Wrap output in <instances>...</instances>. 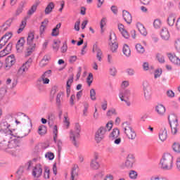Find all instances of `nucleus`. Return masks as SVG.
Segmentation results:
<instances>
[{"instance_id":"obj_1","label":"nucleus","mask_w":180,"mask_h":180,"mask_svg":"<svg viewBox=\"0 0 180 180\" xmlns=\"http://www.w3.org/2000/svg\"><path fill=\"white\" fill-rule=\"evenodd\" d=\"M20 140L16 138L12 130L0 131V148L11 155H16L19 153Z\"/></svg>"},{"instance_id":"obj_2","label":"nucleus","mask_w":180,"mask_h":180,"mask_svg":"<svg viewBox=\"0 0 180 180\" xmlns=\"http://www.w3.org/2000/svg\"><path fill=\"white\" fill-rule=\"evenodd\" d=\"M160 167L165 171H169L174 167V157L169 153H165L160 161Z\"/></svg>"},{"instance_id":"obj_3","label":"nucleus","mask_w":180,"mask_h":180,"mask_svg":"<svg viewBox=\"0 0 180 180\" xmlns=\"http://www.w3.org/2000/svg\"><path fill=\"white\" fill-rule=\"evenodd\" d=\"M122 127L123 129V131L127 139L129 140H136V138L137 137V134H136V131L133 129V127L130 126V124L127 122H125L122 124Z\"/></svg>"},{"instance_id":"obj_4","label":"nucleus","mask_w":180,"mask_h":180,"mask_svg":"<svg viewBox=\"0 0 180 180\" xmlns=\"http://www.w3.org/2000/svg\"><path fill=\"white\" fill-rule=\"evenodd\" d=\"M79 133H81V125H79V123H75V131L70 130V139L72 144H74L75 147H78L77 139H79Z\"/></svg>"},{"instance_id":"obj_5","label":"nucleus","mask_w":180,"mask_h":180,"mask_svg":"<svg viewBox=\"0 0 180 180\" xmlns=\"http://www.w3.org/2000/svg\"><path fill=\"white\" fill-rule=\"evenodd\" d=\"M169 123L170 124L172 134L175 135L178 133V117L174 114H171L168 117Z\"/></svg>"},{"instance_id":"obj_6","label":"nucleus","mask_w":180,"mask_h":180,"mask_svg":"<svg viewBox=\"0 0 180 180\" xmlns=\"http://www.w3.org/2000/svg\"><path fill=\"white\" fill-rule=\"evenodd\" d=\"M142 89L145 99L146 101L151 99V86L148 81L145 80L143 82Z\"/></svg>"},{"instance_id":"obj_7","label":"nucleus","mask_w":180,"mask_h":180,"mask_svg":"<svg viewBox=\"0 0 180 180\" xmlns=\"http://www.w3.org/2000/svg\"><path fill=\"white\" fill-rule=\"evenodd\" d=\"M106 128L104 127H101L96 131L95 134V140L96 143H101L103 139H105V135L106 134Z\"/></svg>"},{"instance_id":"obj_8","label":"nucleus","mask_w":180,"mask_h":180,"mask_svg":"<svg viewBox=\"0 0 180 180\" xmlns=\"http://www.w3.org/2000/svg\"><path fill=\"white\" fill-rule=\"evenodd\" d=\"M129 96H130V90L129 89L124 90L119 94L120 101H122V102H125L127 106H130V105H131L130 101H127Z\"/></svg>"},{"instance_id":"obj_9","label":"nucleus","mask_w":180,"mask_h":180,"mask_svg":"<svg viewBox=\"0 0 180 180\" xmlns=\"http://www.w3.org/2000/svg\"><path fill=\"white\" fill-rule=\"evenodd\" d=\"M134 162H136V158L134 157V155L130 153L127 156L124 167L129 169H131V168L134 167Z\"/></svg>"},{"instance_id":"obj_10","label":"nucleus","mask_w":180,"mask_h":180,"mask_svg":"<svg viewBox=\"0 0 180 180\" xmlns=\"http://www.w3.org/2000/svg\"><path fill=\"white\" fill-rule=\"evenodd\" d=\"M93 53H96V58L98 61H102V56H103V53H102V50L99 46H98V42H96L93 45V49H92Z\"/></svg>"},{"instance_id":"obj_11","label":"nucleus","mask_w":180,"mask_h":180,"mask_svg":"<svg viewBox=\"0 0 180 180\" xmlns=\"http://www.w3.org/2000/svg\"><path fill=\"white\" fill-rule=\"evenodd\" d=\"M43 174V169L41 165H37L32 170V176L35 178H40Z\"/></svg>"},{"instance_id":"obj_12","label":"nucleus","mask_w":180,"mask_h":180,"mask_svg":"<svg viewBox=\"0 0 180 180\" xmlns=\"http://www.w3.org/2000/svg\"><path fill=\"white\" fill-rule=\"evenodd\" d=\"M16 63L14 55H11L6 59V70H9Z\"/></svg>"},{"instance_id":"obj_13","label":"nucleus","mask_w":180,"mask_h":180,"mask_svg":"<svg viewBox=\"0 0 180 180\" xmlns=\"http://www.w3.org/2000/svg\"><path fill=\"white\" fill-rule=\"evenodd\" d=\"M169 60L176 67H180V59L174 53H168Z\"/></svg>"},{"instance_id":"obj_14","label":"nucleus","mask_w":180,"mask_h":180,"mask_svg":"<svg viewBox=\"0 0 180 180\" xmlns=\"http://www.w3.org/2000/svg\"><path fill=\"white\" fill-rule=\"evenodd\" d=\"M32 58L28 59V60L27 62H25V63H24L18 70V72L20 74H23V72H25V71H27V70H29V68L30 67V65L32 63Z\"/></svg>"},{"instance_id":"obj_15","label":"nucleus","mask_w":180,"mask_h":180,"mask_svg":"<svg viewBox=\"0 0 180 180\" xmlns=\"http://www.w3.org/2000/svg\"><path fill=\"white\" fill-rule=\"evenodd\" d=\"M78 172H79V167H78V165H75L72 168L70 180L78 179Z\"/></svg>"},{"instance_id":"obj_16","label":"nucleus","mask_w":180,"mask_h":180,"mask_svg":"<svg viewBox=\"0 0 180 180\" xmlns=\"http://www.w3.org/2000/svg\"><path fill=\"white\" fill-rule=\"evenodd\" d=\"M159 139L162 143H164L168 139V134L165 127L160 129L159 132Z\"/></svg>"},{"instance_id":"obj_17","label":"nucleus","mask_w":180,"mask_h":180,"mask_svg":"<svg viewBox=\"0 0 180 180\" xmlns=\"http://www.w3.org/2000/svg\"><path fill=\"white\" fill-rule=\"evenodd\" d=\"M37 6H39V3H35L34 5H32L30 8V9L28 10L27 12V16L25 17V20H27V19H30V16L37 11Z\"/></svg>"},{"instance_id":"obj_18","label":"nucleus","mask_w":180,"mask_h":180,"mask_svg":"<svg viewBox=\"0 0 180 180\" xmlns=\"http://www.w3.org/2000/svg\"><path fill=\"white\" fill-rule=\"evenodd\" d=\"M11 25H12L11 20H7L2 25L0 26V34H4L8 29L11 27Z\"/></svg>"},{"instance_id":"obj_19","label":"nucleus","mask_w":180,"mask_h":180,"mask_svg":"<svg viewBox=\"0 0 180 180\" xmlns=\"http://www.w3.org/2000/svg\"><path fill=\"white\" fill-rule=\"evenodd\" d=\"M49 82H50V79H49L48 77H46V76L41 75V78H39L37 82V85L39 88H41V86H43V84H49Z\"/></svg>"},{"instance_id":"obj_20","label":"nucleus","mask_w":180,"mask_h":180,"mask_svg":"<svg viewBox=\"0 0 180 180\" xmlns=\"http://www.w3.org/2000/svg\"><path fill=\"white\" fill-rule=\"evenodd\" d=\"M118 30L124 39H129V37H130L129 32H127V31L124 29V25H123V24H118Z\"/></svg>"},{"instance_id":"obj_21","label":"nucleus","mask_w":180,"mask_h":180,"mask_svg":"<svg viewBox=\"0 0 180 180\" xmlns=\"http://www.w3.org/2000/svg\"><path fill=\"white\" fill-rule=\"evenodd\" d=\"M122 16L124 18V20L128 23V25H130V23H131L133 18L130 13H129L127 11H123Z\"/></svg>"},{"instance_id":"obj_22","label":"nucleus","mask_w":180,"mask_h":180,"mask_svg":"<svg viewBox=\"0 0 180 180\" xmlns=\"http://www.w3.org/2000/svg\"><path fill=\"white\" fill-rule=\"evenodd\" d=\"M160 37L162 40H169V32L167 28H162L160 31Z\"/></svg>"},{"instance_id":"obj_23","label":"nucleus","mask_w":180,"mask_h":180,"mask_svg":"<svg viewBox=\"0 0 180 180\" xmlns=\"http://www.w3.org/2000/svg\"><path fill=\"white\" fill-rule=\"evenodd\" d=\"M23 46H25V38L21 37L17 42L16 49L18 53H20L23 50Z\"/></svg>"},{"instance_id":"obj_24","label":"nucleus","mask_w":180,"mask_h":180,"mask_svg":"<svg viewBox=\"0 0 180 180\" xmlns=\"http://www.w3.org/2000/svg\"><path fill=\"white\" fill-rule=\"evenodd\" d=\"M136 27L142 36H147V30H146V27L144 25H143V24L138 22L136 24Z\"/></svg>"},{"instance_id":"obj_25","label":"nucleus","mask_w":180,"mask_h":180,"mask_svg":"<svg viewBox=\"0 0 180 180\" xmlns=\"http://www.w3.org/2000/svg\"><path fill=\"white\" fill-rule=\"evenodd\" d=\"M35 49L36 44L28 45L25 51V57H29V56H32V53L34 51Z\"/></svg>"},{"instance_id":"obj_26","label":"nucleus","mask_w":180,"mask_h":180,"mask_svg":"<svg viewBox=\"0 0 180 180\" xmlns=\"http://www.w3.org/2000/svg\"><path fill=\"white\" fill-rule=\"evenodd\" d=\"M122 51L126 57H130V56H131V51L127 44H124Z\"/></svg>"},{"instance_id":"obj_27","label":"nucleus","mask_w":180,"mask_h":180,"mask_svg":"<svg viewBox=\"0 0 180 180\" xmlns=\"http://www.w3.org/2000/svg\"><path fill=\"white\" fill-rule=\"evenodd\" d=\"M54 3L50 2L45 8V15H49L54 9Z\"/></svg>"},{"instance_id":"obj_28","label":"nucleus","mask_w":180,"mask_h":180,"mask_svg":"<svg viewBox=\"0 0 180 180\" xmlns=\"http://www.w3.org/2000/svg\"><path fill=\"white\" fill-rule=\"evenodd\" d=\"M9 127H11V125L8 124V122L4 121L1 123L0 131H8V130H11Z\"/></svg>"},{"instance_id":"obj_29","label":"nucleus","mask_w":180,"mask_h":180,"mask_svg":"<svg viewBox=\"0 0 180 180\" xmlns=\"http://www.w3.org/2000/svg\"><path fill=\"white\" fill-rule=\"evenodd\" d=\"M49 60H50V56L49 55L44 56L42 60H41V62L39 63V66L41 68L46 67V65H47V62H49Z\"/></svg>"},{"instance_id":"obj_30","label":"nucleus","mask_w":180,"mask_h":180,"mask_svg":"<svg viewBox=\"0 0 180 180\" xmlns=\"http://www.w3.org/2000/svg\"><path fill=\"white\" fill-rule=\"evenodd\" d=\"M27 40L28 46H32V44H33V40H34V34H33V32H30L28 34Z\"/></svg>"},{"instance_id":"obj_31","label":"nucleus","mask_w":180,"mask_h":180,"mask_svg":"<svg viewBox=\"0 0 180 180\" xmlns=\"http://www.w3.org/2000/svg\"><path fill=\"white\" fill-rule=\"evenodd\" d=\"M136 50L139 54H143L146 49H144V46L141 45V44H136L135 46Z\"/></svg>"},{"instance_id":"obj_32","label":"nucleus","mask_w":180,"mask_h":180,"mask_svg":"<svg viewBox=\"0 0 180 180\" xmlns=\"http://www.w3.org/2000/svg\"><path fill=\"white\" fill-rule=\"evenodd\" d=\"M90 167L91 169H99V167H101V165L99 164L98 161L91 160L90 163Z\"/></svg>"},{"instance_id":"obj_33","label":"nucleus","mask_w":180,"mask_h":180,"mask_svg":"<svg viewBox=\"0 0 180 180\" xmlns=\"http://www.w3.org/2000/svg\"><path fill=\"white\" fill-rule=\"evenodd\" d=\"M109 46L112 53H115L116 50L119 48V44L117 42H109Z\"/></svg>"},{"instance_id":"obj_34","label":"nucleus","mask_w":180,"mask_h":180,"mask_svg":"<svg viewBox=\"0 0 180 180\" xmlns=\"http://www.w3.org/2000/svg\"><path fill=\"white\" fill-rule=\"evenodd\" d=\"M120 134V131L115 128L113 129L112 133L110 135V137H112V139H117Z\"/></svg>"},{"instance_id":"obj_35","label":"nucleus","mask_w":180,"mask_h":180,"mask_svg":"<svg viewBox=\"0 0 180 180\" xmlns=\"http://www.w3.org/2000/svg\"><path fill=\"white\" fill-rule=\"evenodd\" d=\"M12 35V32L6 33L5 35L1 37V41H5V43H8V40L11 39Z\"/></svg>"},{"instance_id":"obj_36","label":"nucleus","mask_w":180,"mask_h":180,"mask_svg":"<svg viewBox=\"0 0 180 180\" xmlns=\"http://www.w3.org/2000/svg\"><path fill=\"white\" fill-rule=\"evenodd\" d=\"M165 107L162 104L158 105V115L160 116H164L165 115Z\"/></svg>"},{"instance_id":"obj_37","label":"nucleus","mask_w":180,"mask_h":180,"mask_svg":"<svg viewBox=\"0 0 180 180\" xmlns=\"http://www.w3.org/2000/svg\"><path fill=\"white\" fill-rule=\"evenodd\" d=\"M172 149L174 153H180V144L178 142H174L172 145Z\"/></svg>"},{"instance_id":"obj_38","label":"nucleus","mask_w":180,"mask_h":180,"mask_svg":"<svg viewBox=\"0 0 180 180\" xmlns=\"http://www.w3.org/2000/svg\"><path fill=\"white\" fill-rule=\"evenodd\" d=\"M129 176L131 179H136L139 176V174L136 170H130L129 172Z\"/></svg>"},{"instance_id":"obj_39","label":"nucleus","mask_w":180,"mask_h":180,"mask_svg":"<svg viewBox=\"0 0 180 180\" xmlns=\"http://www.w3.org/2000/svg\"><path fill=\"white\" fill-rule=\"evenodd\" d=\"M26 22H27V20L25 18H24V20H22L21 22V24L20 25V27H19V29L17 31L18 34L20 33H22V32H23V29H25V27H26Z\"/></svg>"},{"instance_id":"obj_40","label":"nucleus","mask_w":180,"mask_h":180,"mask_svg":"<svg viewBox=\"0 0 180 180\" xmlns=\"http://www.w3.org/2000/svg\"><path fill=\"white\" fill-rule=\"evenodd\" d=\"M48 119L49 125L50 126V124H53V122H54V120H56V115H54V113L53 112L49 113L48 115Z\"/></svg>"},{"instance_id":"obj_41","label":"nucleus","mask_w":180,"mask_h":180,"mask_svg":"<svg viewBox=\"0 0 180 180\" xmlns=\"http://www.w3.org/2000/svg\"><path fill=\"white\" fill-rule=\"evenodd\" d=\"M63 93H58L56 96V105L58 108L61 106V99H63Z\"/></svg>"},{"instance_id":"obj_42","label":"nucleus","mask_w":180,"mask_h":180,"mask_svg":"<svg viewBox=\"0 0 180 180\" xmlns=\"http://www.w3.org/2000/svg\"><path fill=\"white\" fill-rule=\"evenodd\" d=\"M169 26H174L175 23V16L174 15H171L169 16L167 19Z\"/></svg>"},{"instance_id":"obj_43","label":"nucleus","mask_w":180,"mask_h":180,"mask_svg":"<svg viewBox=\"0 0 180 180\" xmlns=\"http://www.w3.org/2000/svg\"><path fill=\"white\" fill-rule=\"evenodd\" d=\"M84 110H83V116H87L86 114L88 112V108H89V104L87 102L83 103Z\"/></svg>"},{"instance_id":"obj_44","label":"nucleus","mask_w":180,"mask_h":180,"mask_svg":"<svg viewBox=\"0 0 180 180\" xmlns=\"http://www.w3.org/2000/svg\"><path fill=\"white\" fill-rule=\"evenodd\" d=\"M93 81H94V75H92V73H89L86 78V82L89 86H91V84H92Z\"/></svg>"},{"instance_id":"obj_45","label":"nucleus","mask_w":180,"mask_h":180,"mask_svg":"<svg viewBox=\"0 0 180 180\" xmlns=\"http://www.w3.org/2000/svg\"><path fill=\"white\" fill-rule=\"evenodd\" d=\"M46 126L44 125H41L39 127V129H38V133L40 135H43V134H46Z\"/></svg>"},{"instance_id":"obj_46","label":"nucleus","mask_w":180,"mask_h":180,"mask_svg":"<svg viewBox=\"0 0 180 180\" xmlns=\"http://www.w3.org/2000/svg\"><path fill=\"white\" fill-rule=\"evenodd\" d=\"M107 116L110 117V116H113V115L115 116H116V115H117V112H116V110L115 108H111L110 110H108L107 112Z\"/></svg>"},{"instance_id":"obj_47","label":"nucleus","mask_w":180,"mask_h":180,"mask_svg":"<svg viewBox=\"0 0 180 180\" xmlns=\"http://www.w3.org/2000/svg\"><path fill=\"white\" fill-rule=\"evenodd\" d=\"M90 98L91 101H96V92L95 91V89H91L90 90Z\"/></svg>"},{"instance_id":"obj_48","label":"nucleus","mask_w":180,"mask_h":180,"mask_svg":"<svg viewBox=\"0 0 180 180\" xmlns=\"http://www.w3.org/2000/svg\"><path fill=\"white\" fill-rule=\"evenodd\" d=\"M6 94V87H3L0 89V102L4 99L5 94Z\"/></svg>"},{"instance_id":"obj_49","label":"nucleus","mask_w":180,"mask_h":180,"mask_svg":"<svg viewBox=\"0 0 180 180\" xmlns=\"http://www.w3.org/2000/svg\"><path fill=\"white\" fill-rule=\"evenodd\" d=\"M58 133V131L57 129V125H54L53 127V141H55V143H57V134Z\"/></svg>"},{"instance_id":"obj_50","label":"nucleus","mask_w":180,"mask_h":180,"mask_svg":"<svg viewBox=\"0 0 180 180\" xmlns=\"http://www.w3.org/2000/svg\"><path fill=\"white\" fill-rule=\"evenodd\" d=\"M45 158L50 160H54V153L48 152L45 154Z\"/></svg>"},{"instance_id":"obj_51","label":"nucleus","mask_w":180,"mask_h":180,"mask_svg":"<svg viewBox=\"0 0 180 180\" xmlns=\"http://www.w3.org/2000/svg\"><path fill=\"white\" fill-rule=\"evenodd\" d=\"M116 41V34L115 33H110L109 43H113Z\"/></svg>"},{"instance_id":"obj_52","label":"nucleus","mask_w":180,"mask_h":180,"mask_svg":"<svg viewBox=\"0 0 180 180\" xmlns=\"http://www.w3.org/2000/svg\"><path fill=\"white\" fill-rule=\"evenodd\" d=\"M44 178L46 179H49V178H50V169L47 167H45Z\"/></svg>"},{"instance_id":"obj_53","label":"nucleus","mask_w":180,"mask_h":180,"mask_svg":"<svg viewBox=\"0 0 180 180\" xmlns=\"http://www.w3.org/2000/svg\"><path fill=\"white\" fill-rule=\"evenodd\" d=\"M105 25H106V18H103L101 21V33H103V27H105Z\"/></svg>"},{"instance_id":"obj_54","label":"nucleus","mask_w":180,"mask_h":180,"mask_svg":"<svg viewBox=\"0 0 180 180\" xmlns=\"http://www.w3.org/2000/svg\"><path fill=\"white\" fill-rule=\"evenodd\" d=\"M101 108L103 110H106L108 109V101L103 100L101 103Z\"/></svg>"},{"instance_id":"obj_55","label":"nucleus","mask_w":180,"mask_h":180,"mask_svg":"<svg viewBox=\"0 0 180 180\" xmlns=\"http://www.w3.org/2000/svg\"><path fill=\"white\" fill-rule=\"evenodd\" d=\"M106 129V131H110L112 127H113V124L112 122H108L105 127H103Z\"/></svg>"},{"instance_id":"obj_56","label":"nucleus","mask_w":180,"mask_h":180,"mask_svg":"<svg viewBox=\"0 0 180 180\" xmlns=\"http://www.w3.org/2000/svg\"><path fill=\"white\" fill-rule=\"evenodd\" d=\"M130 85V83L129 82V81L125 80L123 81L121 84V87L124 89V88H127V86H129Z\"/></svg>"},{"instance_id":"obj_57","label":"nucleus","mask_w":180,"mask_h":180,"mask_svg":"<svg viewBox=\"0 0 180 180\" xmlns=\"http://www.w3.org/2000/svg\"><path fill=\"white\" fill-rule=\"evenodd\" d=\"M166 94L167 95L168 98H174L175 96V93L172 90H168L166 92Z\"/></svg>"},{"instance_id":"obj_58","label":"nucleus","mask_w":180,"mask_h":180,"mask_svg":"<svg viewBox=\"0 0 180 180\" xmlns=\"http://www.w3.org/2000/svg\"><path fill=\"white\" fill-rule=\"evenodd\" d=\"M63 123L66 126L67 129L70 127V120H68V117L67 116L64 117Z\"/></svg>"},{"instance_id":"obj_59","label":"nucleus","mask_w":180,"mask_h":180,"mask_svg":"<svg viewBox=\"0 0 180 180\" xmlns=\"http://www.w3.org/2000/svg\"><path fill=\"white\" fill-rule=\"evenodd\" d=\"M175 49L178 53H180V40L179 39L175 41Z\"/></svg>"},{"instance_id":"obj_60","label":"nucleus","mask_w":180,"mask_h":180,"mask_svg":"<svg viewBox=\"0 0 180 180\" xmlns=\"http://www.w3.org/2000/svg\"><path fill=\"white\" fill-rule=\"evenodd\" d=\"M143 68L144 71H148V70H150V65L148 64V62L143 63Z\"/></svg>"},{"instance_id":"obj_61","label":"nucleus","mask_w":180,"mask_h":180,"mask_svg":"<svg viewBox=\"0 0 180 180\" xmlns=\"http://www.w3.org/2000/svg\"><path fill=\"white\" fill-rule=\"evenodd\" d=\"M126 72H127V74H128V75H129L131 77L134 75V74H135L134 70L131 68L127 69Z\"/></svg>"},{"instance_id":"obj_62","label":"nucleus","mask_w":180,"mask_h":180,"mask_svg":"<svg viewBox=\"0 0 180 180\" xmlns=\"http://www.w3.org/2000/svg\"><path fill=\"white\" fill-rule=\"evenodd\" d=\"M4 50H6V51L9 54V53H11V51H12V43H9L6 49H4Z\"/></svg>"},{"instance_id":"obj_63","label":"nucleus","mask_w":180,"mask_h":180,"mask_svg":"<svg viewBox=\"0 0 180 180\" xmlns=\"http://www.w3.org/2000/svg\"><path fill=\"white\" fill-rule=\"evenodd\" d=\"M116 68L115 67H111L110 68V75H112L114 77V75H116Z\"/></svg>"},{"instance_id":"obj_64","label":"nucleus","mask_w":180,"mask_h":180,"mask_svg":"<svg viewBox=\"0 0 180 180\" xmlns=\"http://www.w3.org/2000/svg\"><path fill=\"white\" fill-rule=\"evenodd\" d=\"M25 169H23V167H20L18 170L17 171V176H20L22 174H23Z\"/></svg>"}]
</instances>
